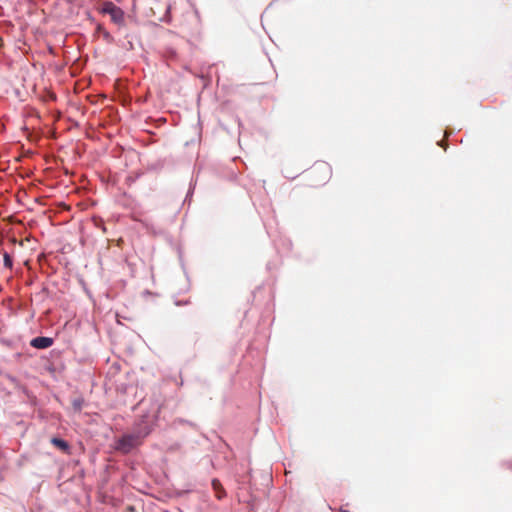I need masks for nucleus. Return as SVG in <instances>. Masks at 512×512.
I'll list each match as a JSON object with an SVG mask.
<instances>
[{"mask_svg":"<svg viewBox=\"0 0 512 512\" xmlns=\"http://www.w3.org/2000/svg\"><path fill=\"white\" fill-rule=\"evenodd\" d=\"M331 176L332 168L326 162H317L307 171V178L313 186L327 183Z\"/></svg>","mask_w":512,"mask_h":512,"instance_id":"1","label":"nucleus"},{"mask_svg":"<svg viewBox=\"0 0 512 512\" xmlns=\"http://www.w3.org/2000/svg\"><path fill=\"white\" fill-rule=\"evenodd\" d=\"M142 441L140 434H126L122 436L116 443V449L124 454L129 453L135 447L139 446Z\"/></svg>","mask_w":512,"mask_h":512,"instance_id":"2","label":"nucleus"},{"mask_svg":"<svg viewBox=\"0 0 512 512\" xmlns=\"http://www.w3.org/2000/svg\"><path fill=\"white\" fill-rule=\"evenodd\" d=\"M101 12L104 14H108L115 24L123 25L125 22L123 10L111 1H105L102 4Z\"/></svg>","mask_w":512,"mask_h":512,"instance_id":"3","label":"nucleus"},{"mask_svg":"<svg viewBox=\"0 0 512 512\" xmlns=\"http://www.w3.org/2000/svg\"><path fill=\"white\" fill-rule=\"evenodd\" d=\"M53 339L50 337H35L31 340L30 345L37 349H46L53 345Z\"/></svg>","mask_w":512,"mask_h":512,"instance_id":"4","label":"nucleus"},{"mask_svg":"<svg viewBox=\"0 0 512 512\" xmlns=\"http://www.w3.org/2000/svg\"><path fill=\"white\" fill-rule=\"evenodd\" d=\"M211 484H212V488L215 492V496L217 497V499H219V500L223 499L226 496V492H225L221 482L218 479H213Z\"/></svg>","mask_w":512,"mask_h":512,"instance_id":"5","label":"nucleus"},{"mask_svg":"<svg viewBox=\"0 0 512 512\" xmlns=\"http://www.w3.org/2000/svg\"><path fill=\"white\" fill-rule=\"evenodd\" d=\"M51 443L62 451L66 452L69 449L68 443L63 439L54 437L51 439Z\"/></svg>","mask_w":512,"mask_h":512,"instance_id":"6","label":"nucleus"},{"mask_svg":"<svg viewBox=\"0 0 512 512\" xmlns=\"http://www.w3.org/2000/svg\"><path fill=\"white\" fill-rule=\"evenodd\" d=\"M84 400L82 398H76L72 401V406L75 411L79 412L82 409Z\"/></svg>","mask_w":512,"mask_h":512,"instance_id":"7","label":"nucleus"},{"mask_svg":"<svg viewBox=\"0 0 512 512\" xmlns=\"http://www.w3.org/2000/svg\"><path fill=\"white\" fill-rule=\"evenodd\" d=\"M3 260H4V266L8 269H12L13 261H12L11 256L8 253H4Z\"/></svg>","mask_w":512,"mask_h":512,"instance_id":"8","label":"nucleus"},{"mask_svg":"<svg viewBox=\"0 0 512 512\" xmlns=\"http://www.w3.org/2000/svg\"><path fill=\"white\" fill-rule=\"evenodd\" d=\"M163 512H168V511H163Z\"/></svg>","mask_w":512,"mask_h":512,"instance_id":"9","label":"nucleus"}]
</instances>
